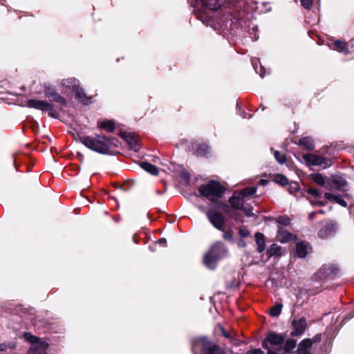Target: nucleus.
I'll use <instances>...</instances> for the list:
<instances>
[{
  "label": "nucleus",
  "mask_w": 354,
  "mask_h": 354,
  "mask_svg": "<svg viewBox=\"0 0 354 354\" xmlns=\"http://www.w3.org/2000/svg\"><path fill=\"white\" fill-rule=\"evenodd\" d=\"M193 12L205 25L212 27L218 34L225 36L237 28L245 19V12H239L237 17L227 13L218 17L216 12L221 7V0H189Z\"/></svg>",
  "instance_id": "f257e3e1"
},
{
  "label": "nucleus",
  "mask_w": 354,
  "mask_h": 354,
  "mask_svg": "<svg viewBox=\"0 0 354 354\" xmlns=\"http://www.w3.org/2000/svg\"><path fill=\"white\" fill-rule=\"evenodd\" d=\"M198 191L203 196L207 198L212 203H216L217 208L222 209L226 213L228 212L229 206L218 201L219 198L222 197L225 192V188L218 182L214 180L209 181L207 184L201 185Z\"/></svg>",
  "instance_id": "f03ea898"
},
{
  "label": "nucleus",
  "mask_w": 354,
  "mask_h": 354,
  "mask_svg": "<svg viewBox=\"0 0 354 354\" xmlns=\"http://www.w3.org/2000/svg\"><path fill=\"white\" fill-rule=\"evenodd\" d=\"M80 140L86 147L98 153L106 154L109 151V140L104 136H86Z\"/></svg>",
  "instance_id": "7ed1b4c3"
},
{
  "label": "nucleus",
  "mask_w": 354,
  "mask_h": 354,
  "mask_svg": "<svg viewBox=\"0 0 354 354\" xmlns=\"http://www.w3.org/2000/svg\"><path fill=\"white\" fill-rule=\"evenodd\" d=\"M226 252L227 250L225 245L221 243H216L205 254L203 262L208 268L214 269L216 267V262L223 257Z\"/></svg>",
  "instance_id": "20e7f679"
},
{
  "label": "nucleus",
  "mask_w": 354,
  "mask_h": 354,
  "mask_svg": "<svg viewBox=\"0 0 354 354\" xmlns=\"http://www.w3.org/2000/svg\"><path fill=\"white\" fill-rule=\"evenodd\" d=\"M284 335L270 333L264 339L262 346L267 349V354H280L283 351Z\"/></svg>",
  "instance_id": "39448f33"
},
{
  "label": "nucleus",
  "mask_w": 354,
  "mask_h": 354,
  "mask_svg": "<svg viewBox=\"0 0 354 354\" xmlns=\"http://www.w3.org/2000/svg\"><path fill=\"white\" fill-rule=\"evenodd\" d=\"M61 86L63 88V92L70 94L72 92L76 94L82 102L87 104L89 102V99L86 96L84 89L80 87V82L75 78L64 79L60 82Z\"/></svg>",
  "instance_id": "423d86ee"
},
{
  "label": "nucleus",
  "mask_w": 354,
  "mask_h": 354,
  "mask_svg": "<svg viewBox=\"0 0 354 354\" xmlns=\"http://www.w3.org/2000/svg\"><path fill=\"white\" fill-rule=\"evenodd\" d=\"M25 339L31 344L27 354H46L48 344L30 333H24Z\"/></svg>",
  "instance_id": "0eeeda50"
},
{
  "label": "nucleus",
  "mask_w": 354,
  "mask_h": 354,
  "mask_svg": "<svg viewBox=\"0 0 354 354\" xmlns=\"http://www.w3.org/2000/svg\"><path fill=\"white\" fill-rule=\"evenodd\" d=\"M27 106L42 111H47L48 115L52 118H57L58 115L57 111L54 109V106L44 100H29L27 102Z\"/></svg>",
  "instance_id": "6e6552de"
},
{
  "label": "nucleus",
  "mask_w": 354,
  "mask_h": 354,
  "mask_svg": "<svg viewBox=\"0 0 354 354\" xmlns=\"http://www.w3.org/2000/svg\"><path fill=\"white\" fill-rule=\"evenodd\" d=\"M198 342L201 344L203 354H227L223 348L205 337L200 338Z\"/></svg>",
  "instance_id": "1a4fd4ad"
},
{
  "label": "nucleus",
  "mask_w": 354,
  "mask_h": 354,
  "mask_svg": "<svg viewBox=\"0 0 354 354\" xmlns=\"http://www.w3.org/2000/svg\"><path fill=\"white\" fill-rule=\"evenodd\" d=\"M347 183L341 176H335L328 179L326 185V189L329 191L339 190L346 192Z\"/></svg>",
  "instance_id": "9d476101"
},
{
  "label": "nucleus",
  "mask_w": 354,
  "mask_h": 354,
  "mask_svg": "<svg viewBox=\"0 0 354 354\" xmlns=\"http://www.w3.org/2000/svg\"><path fill=\"white\" fill-rule=\"evenodd\" d=\"M206 216L214 227L221 231L224 230L225 221L224 218L221 214L218 213L214 209H210L207 211Z\"/></svg>",
  "instance_id": "9b49d317"
},
{
  "label": "nucleus",
  "mask_w": 354,
  "mask_h": 354,
  "mask_svg": "<svg viewBox=\"0 0 354 354\" xmlns=\"http://www.w3.org/2000/svg\"><path fill=\"white\" fill-rule=\"evenodd\" d=\"M302 157L308 165L321 166L323 168L328 166L326 158L322 156L307 153L304 154Z\"/></svg>",
  "instance_id": "f8f14e48"
},
{
  "label": "nucleus",
  "mask_w": 354,
  "mask_h": 354,
  "mask_svg": "<svg viewBox=\"0 0 354 354\" xmlns=\"http://www.w3.org/2000/svg\"><path fill=\"white\" fill-rule=\"evenodd\" d=\"M337 224L333 222H328L319 231L318 236L321 239H328L334 234L337 230Z\"/></svg>",
  "instance_id": "ddd939ff"
},
{
  "label": "nucleus",
  "mask_w": 354,
  "mask_h": 354,
  "mask_svg": "<svg viewBox=\"0 0 354 354\" xmlns=\"http://www.w3.org/2000/svg\"><path fill=\"white\" fill-rule=\"evenodd\" d=\"M294 330L291 334L294 336L301 335L306 328L307 323L304 317H301L297 320L295 319L292 322Z\"/></svg>",
  "instance_id": "4468645a"
},
{
  "label": "nucleus",
  "mask_w": 354,
  "mask_h": 354,
  "mask_svg": "<svg viewBox=\"0 0 354 354\" xmlns=\"http://www.w3.org/2000/svg\"><path fill=\"white\" fill-rule=\"evenodd\" d=\"M312 345L313 342L310 339H305L299 343L297 351L288 354H310Z\"/></svg>",
  "instance_id": "2eb2a0df"
},
{
  "label": "nucleus",
  "mask_w": 354,
  "mask_h": 354,
  "mask_svg": "<svg viewBox=\"0 0 354 354\" xmlns=\"http://www.w3.org/2000/svg\"><path fill=\"white\" fill-rule=\"evenodd\" d=\"M45 95L47 97H51L53 100L61 104H66V100L61 96L59 93L55 91L53 88L46 87L45 89Z\"/></svg>",
  "instance_id": "dca6fc26"
},
{
  "label": "nucleus",
  "mask_w": 354,
  "mask_h": 354,
  "mask_svg": "<svg viewBox=\"0 0 354 354\" xmlns=\"http://www.w3.org/2000/svg\"><path fill=\"white\" fill-rule=\"evenodd\" d=\"M307 193L314 197V199L310 200L313 205H317L318 206H324L326 203L321 201L322 196V194L316 189L308 188Z\"/></svg>",
  "instance_id": "f3484780"
},
{
  "label": "nucleus",
  "mask_w": 354,
  "mask_h": 354,
  "mask_svg": "<svg viewBox=\"0 0 354 354\" xmlns=\"http://www.w3.org/2000/svg\"><path fill=\"white\" fill-rule=\"evenodd\" d=\"M294 236L283 227L278 228L277 239L281 243H288L294 239Z\"/></svg>",
  "instance_id": "a211bd4d"
},
{
  "label": "nucleus",
  "mask_w": 354,
  "mask_h": 354,
  "mask_svg": "<svg viewBox=\"0 0 354 354\" xmlns=\"http://www.w3.org/2000/svg\"><path fill=\"white\" fill-rule=\"evenodd\" d=\"M324 197L328 201L338 203L339 205H340L342 207L347 206L346 202L343 199L342 196L340 195H335V194H330L329 192H326L324 194Z\"/></svg>",
  "instance_id": "6ab92c4d"
},
{
  "label": "nucleus",
  "mask_w": 354,
  "mask_h": 354,
  "mask_svg": "<svg viewBox=\"0 0 354 354\" xmlns=\"http://www.w3.org/2000/svg\"><path fill=\"white\" fill-rule=\"evenodd\" d=\"M230 203L234 209H241L243 208V198L239 193V195L234 194L230 198Z\"/></svg>",
  "instance_id": "aec40b11"
},
{
  "label": "nucleus",
  "mask_w": 354,
  "mask_h": 354,
  "mask_svg": "<svg viewBox=\"0 0 354 354\" xmlns=\"http://www.w3.org/2000/svg\"><path fill=\"white\" fill-rule=\"evenodd\" d=\"M309 250V245L304 242H299L296 245V254L299 258H304Z\"/></svg>",
  "instance_id": "412c9836"
},
{
  "label": "nucleus",
  "mask_w": 354,
  "mask_h": 354,
  "mask_svg": "<svg viewBox=\"0 0 354 354\" xmlns=\"http://www.w3.org/2000/svg\"><path fill=\"white\" fill-rule=\"evenodd\" d=\"M333 49L339 53H343L345 55H348L351 53L347 44L339 40H337L333 43Z\"/></svg>",
  "instance_id": "4be33fe9"
},
{
  "label": "nucleus",
  "mask_w": 354,
  "mask_h": 354,
  "mask_svg": "<svg viewBox=\"0 0 354 354\" xmlns=\"http://www.w3.org/2000/svg\"><path fill=\"white\" fill-rule=\"evenodd\" d=\"M255 241L257 245V251L259 253L263 252L266 249V240L264 235L260 232L256 233Z\"/></svg>",
  "instance_id": "5701e85b"
},
{
  "label": "nucleus",
  "mask_w": 354,
  "mask_h": 354,
  "mask_svg": "<svg viewBox=\"0 0 354 354\" xmlns=\"http://www.w3.org/2000/svg\"><path fill=\"white\" fill-rule=\"evenodd\" d=\"M282 253V248L275 243L272 244L267 250V254L269 257L273 256H281Z\"/></svg>",
  "instance_id": "b1692460"
},
{
  "label": "nucleus",
  "mask_w": 354,
  "mask_h": 354,
  "mask_svg": "<svg viewBox=\"0 0 354 354\" xmlns=\"http://www.w3.org/2000/svg\"><path fill=\"white\" fill-rule=\"evenodd\" d=\"M298 145L304 147L308 150H312L314 148L313 140L310 137L300 138L298 141Z\"/></svg>",
  "instance_id": "393cba45"
},
{
  "label": "nucleus",
  "mask_w": 354,
  "mask_h": 354,
  "mask_svg": "<svg viewBox=\"0 0 354 354\" xmlns=\"http://www.w3.org/2000/svg\"><path fill=\"white\" fill-rule=\"evenodd\" d=\"M297 342L293 339H288L287 340H284V343L283 344V351L281 352L280 354H285L286 353H288L290 350L293 349L296 346Z\"/></svg>",
  "instance_id": "a878e982"
},
{
  "label": "nucleus",
  "mask_w": 354,
  "mask_h": 354,
  "mask_svg": "<svg viewBox=\"0 0 354 354\" xmlns=\"http://www.w3.org/2000/svg\"><path fill=\"white\" fill-rule=\"evenodd\" d=\"M140 167L144 170H145L146 171L149 172V174H151L152 175H158V168L156 166H154L147 162H141Z\"/></svg>",
  "instance_id": "bb28decb"
},
{
  "label": "nucleus",
  "mask_w": 354,
  "mask_h": 354,
  "mask_svg": "<svg viewBox=\"0 0 354 354\" xmlns=\"http://www.w3.org/2000/svg\"><path fill=\"white\" fill-rule=\"evenodd\" d=\"M312 179L315 183L320 186L324 187V188L326 189L327 180H325L324 176L322 174H315L313 175Z\"/></svg>",
  "instance_id": "cd10ccee"
},
{
  "label": "nucleus",
  "mask_w": 354,
  "mask_h": 354,
  "mask_svg": "<svg viewBox=\"0 0 354 354\" xmlns=\"http://www.w3.org/2000/svg\"><path fill=\"white\" fill-rule=\"evenodd\" d=\"M283 305L281 303L274 304L270 310L272 317H278L281 313Z\"/></svg>",
  "instance_id": "c85d7f7f"
},
{
  "label": "nucleus",
  "mask_w": 354,
  "mask_h": 354,
  "mask_svg": "<svg viewBox=\"0 0 354 354\" xmlns=\"http://www.w3.org/2000/svg\"><path fill=\"white\" fill-rule=\"evenodd\" d=\"M100 127L101 129H105L109 132L113 131L115 127L114 123L111 120L102 121L100 124Z\"/></svg>",
  "instance_id": "c756f323"
},
{
  "label": "nucleus",
  "mask_w": 354,
  "mask_h": 354,
  "mask_svg": "<svg viewBox=\"0 0 354 354\" xmlns=\"http://www.w3.org/2000/svg\"><path fill=\"white\" fill-rule=\"evenodd\" d=\"M257 192L256 187H246L240 191L239 194L244 198L246 196L254 194Z\"/></svg>",
  "instance_id": "7c9ffc66"
},
{
  "label": "nucleus",
  "mask_w": 354,
  "mask_h": 354,
  "mask_svg": "<svg viewBox=\"0 0 354 354\" xmlns=\"http://www.w3.org/2000/svg\"><path fill=\"white\" fill-rule=\"evenodd\" d=\"M274 156L276 160L281 165L284 164L286 162V158L285 155L279 151H274Z\"/></svg>",
  "instance_id": "2f4dec72"
},
{
  "label": "nucleus",
  "mask_w": 354,
  "mask_h": 354,
  "mask_svg": "<svg viewBox=\"0 0 354 354\" xmlns=\"http://www.w3.org/2000/svg\"><path fill=\"white\" fill-rule=\"evenodd\" d=\"M251 61H252V64L254 69L256 70L257 73H259V71H257V68L255 66L256 65H257V64L259 62V59H256V58H253V59H252ZM259 75L261 77H264V75H266L265 69L262 66L260 67Z\"/></svg>",
  "instance_id": "473e14b6"
},
{
  "label": "nucleus",
  "mask_w": 354,
  "mask_h": 354,
  "mask_svg": "<svg viewBox=\"0 0 354 354\" xmlns=\"http://www.w3.org/2000/svg\"><path fill=\"white\" fill-rule=\"evenodd\" d=\"M220 328H221V333L222 335L227 339H230L232 342H234V345H238L239 344V342L236 339H234L230 333L227 332L222 326H220Z\"/></svg>",
  "instance_id": "72a5a7b5"
},
{
  "label": "nucleus",
  "mask_w": 354,
  "mask_h": 354,
  "mask_svg": "<svg viewBox=\"0 0 354 354\" xmlns=\"http://www.w3.org/2000/svg\"><path fill=\"white\" fill-rule=\"evenodd\" d=\"M274 181L281 185L288 184V179L283 175H277L274 178Z\"/></svg>",
  "instance_id": "f704fd0d"
},
{
  "label": "nucleus",
  "mask_w": 354,
  "mask_h": 354,
  "mask_svg": "<svg viewBox=\"0 0 354 354\" xmlns=\"http://www.w3.org/2000/svg\"><path fill=\"white\" fill-rule=\"evenodd\" d=\"M277 222L283 225H289L290 220L287 216H281L277 218Z\"/></svg>",
  "instance_id": "c9c22d12"
},
{
  "label": "nucleus",
  "mask_w": 354,
  "mask_h": 354,
  "mask_svg": "<svg viewBox=\"0 0 354 354\" xmlns=\"http://www.w3.org/2000/svg\"><path fill=\"white\" fill-rule=\"evenodd\" d=\"M13 347V344L11 343H1L0 344V352L6 351L9 348H12Z\"/></svg>",
  "instance_id": "e433bc0d"
},
{
  "label": "nucleus",
  "mask_w": 354,
  "mask_h": 354,
  "mask_svg": "<svg viewBox=\"0 0 354 354\" xmlns=\"http://www.w3.org/2000/svg\"><path fill=\"white\" fill-rule=\"evenodd\" d=\"M207 147L205 145L201 146L197 149V153L200 156H205L207 154Z\"/></svg>",
  "instance_id": "4c0bfd02"
},
{
  "label": "nucleus",
  "mask_w": 354,
  "mask_h": 354,
  "mask_svg": "<svg viewBox=\"0 0 354 354\" xmlns=\"http://www.w3.org/2000/svg\"><path fill=\"white\" fill-rule=\"evenodd\" d=\"M288 191L290 194H294L299 191V187L297 184L294 183L290 186Z\"/></svg>",
  "instance_id": "58836bf2"
},
{
  "label": "nucleus",
  "mask_w": 354,
  "mask_h": 354,
  "mask_svg": "<svg viewBox=\"0 0 354 354\" xmlns=\"http://www.w3.org/2000/svg\"><path fill=\"white\" fill-rule=\"evenodd\" d=\"M241 209L243 211L244 214L247 216L251 217V216H254V214L252 213V209L251 207H245L243 206V208Z\"/></svg>",
  "instance_id": "ea45409f"
},
{
  "label": "nucleus",
  "mask_w": 354,
  "mask_h": 354,
  "mask_svg": "<svg viewBox=\"0 0 354 354\" xmlns=\"http://www.w3.org/2000/svg\"><path fill=\"white\" fill-rule=\"evenodd\" d=\"M300 1L301 3V5L305 8H309L311 6L312 2H313V0H300Z\"/></svg>",
  "instance_id": "a19ab883"
},
{
  "label": "nucleus",
  "mask_w": 354,
  "mask_h": 354,
  "mask_svg": "<svg viewBox=\"0 0 354 354\" xmlns=\"http://www.w3.org/2000/svg\"><path fill=\"white\" fill-rule=\"evenodd\" d=\"M246 354H264L263 351L261 349H253L248 351Z\"/></svg>",
  "instance_id": "79ce46f5"
},
{
  "label": "nucleus",
  "mask_w": 354,
  "mask_h": 354,
  "mask_svg": "<svg viewBox=\"0 0 354 354\" xmlns=\"http://www.w3.org/2000/svg\"><path fill=\"white\" fill-rule=\"evenodd\" d=\"M158 243L162 246H165L167 243V241L165 239H160L159 241H158Z\"/></svg>",
  "instance_id": "37998d69"
},
{
  "label": "nucleus",
  "mask_w": 354,
  "mask_h": 354,
  "mask_svg": "<svg viewBox=\"0 0 354 354\" xmlns=\"http://www.w3.org/2000/svg\"><path fill=\"white\" fill-rule=\"evenodd\" d=\"M198 209L202 212L206 214V211L205 210V208L203 206H198Z\"/></svg>",
  "instance_id": "c03bdc74"
},
{
  "label": "nucleus",
  "mask_w": 354,
  "mask_h": 354,
  "mask_svg": "<svg viewBox=\"0 0 354 354\" xmlns=\"http://www.w3.org/2000/svg\"><path fill=\"white\" fill-rule=\"evenodd\" d=\"M320 340V335H317L315 337V341H319Z\"/></svg>",
  "instance_id": "a18cd8bd"
},
{
  "label": "nucleus",
  "mask_w": 354,
  "mask_h": 354,
  "mask_svg": "<svg viewBox=\"0 0 354 354\" xmlns=\"http://www.w3.org/2000/svg\"><path fill=\"white\" fill-rule=\"evenodd\" d=\"M315 214V212H312V213H310V216H310V218H313Z\"/></svg>",
  "instance_id": "49530a36"
},
{
  "label": "nucleus",
  "mask_w": 354,
  "mask_h": 354,
  "mask_svg": "<svg viewBox=\"0 0 354 354\" xmlns=\"http://www.w3.org/2000/svg\"><path fill=\"white\" fill-rule=\"evenodd\" d=\"M240 234H241V235L242 236H244V237H245V236H246L248 235V234H247V233H245V232L242 233V232H240Z\"/></svg>",
  "instance_id": "de8ad7c7"
},
{
  "label": "nucleus",
  "mask_w": 354,
  "mask_h": 354,
  "mask_svg": "<svg viewBox=\"0 0 354 354\" xmlns=\"http://www.w3.org/2000/svg\"><path fill=\"white\" fill-rule=\"evenodd\" d=\"M260 183H261V184H263V185H265V184L266 183V180H260Z\"/></svg>",
  "instance_id": "09e8293b"
},
{
  "label": "nucleus",
  "mask_w": 354,
  "mask_h": 354,
  "mask_svg": "<svg viewBox=\"0 0 354 354\" xmlns=\"http://www.w3.org/2000/svg\"><path fill=\"white\" fill-rule=\"evenodd\" d=\"M128 142H129V143L131 145L133 142V138H131L130 140H128Z\"/></svg>",
  "instance_id": "8fccbe9b"
},
{
  "label": "nucleus",
  "mask_w": 354,
  "mask_h": 354,
  "mask_svg": "<svg viewBox=\"0 0 354 354\" xmlns=\"http://www.w3.org/2000/svg\"><path fill=\"white\" fill-rule=\"evenodd\" d=\"M319 213H320V214H323V213H324V212H323L322 210H320V211H319Z\"/></svg>",
  "instance_id": "3c124183"
},
{
  "label": "nucleus",
  "mask_w": 354,
  "mask_h": 354,
  "mask_svg": "<svg viewBox=\"0 0 354 354\" xmlns=\"http://www.w3.org/2000/svg\"><path fill=\"white\" fill-rule=\"evenodd\" d=\"M134 149H135V151H137L136 146L134 147Z\"/></svg>",
  "instance_id": "603ef678"
},
{
  "label": "nucleus",
  "mask_w": 354,
  "mask_h": 354,
  "mask_svg": "<svg viewBox=\"0 0 354 354\" xmlns=\"http://www.w3.org/2000/svg\"><path fill=\"white\" fill-rule=\"evenodd\" d=\"M235 7V9L236 10L239 7H236V6H234Z\"/></svg>",
  "instance_id": "864d4df0"
}]
</instances>
